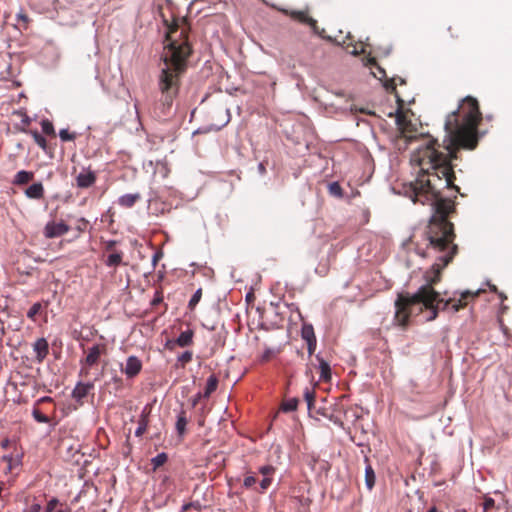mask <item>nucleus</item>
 <instances>
[{"label":"nucleus","mask_w":512,"mask_h":512,"mask_svg":"<svg viewBox=\"0 0 512 512\" xmlns=\"http://www.w3.org/2000/svg\"><path fill=\"white\" fill-rule=\"evenodd\" d=\"M435 145V140L427 139L412 151L410 162L418 168V176L410 183L406 194L414 203H424L421 197L428 193L433 196L427 239L431 249L444 252L448 247V200L442 193L448 189V156L439 152Z\"/></svg>","instance_id":"1"},{"label":"nucleus","mask_w":512,"mask_h":512,"mask_svg":"<svg viewBox=\"0 0 512 512\" xmlns=\"http://www.w3.org/2000/svg\"><path fill=\"white\" fill-rule=\"evenodd\" d=\"M442 264L433 265L435 276L429 279V283L422 285L415 293L401 292L395 301L394 322L396 325L405 327L411 317L423 314L425 321H432L437 317L440 310H445L448 300L439 297L433 289L432 284L438 280L440 270L448 265V253L440 257Z\"/></svg>","instance_id":"2"},{"label":"nucleus","mask_w":512,"mask_h":512,"mask_svg":"<svg viewBox=\"0 0 512 512\" xmlns=\"http://www.w3.org/2000/svg\"><path fill=\"white\" fill-rule=\"evenodd\" d=\"M165 48L167 51L163 58L164 67L158 78V89L162 94L160 102L164 113L172 107L178 94L179 78L186 69V60L191 53V47L187 38L183 36V31L179 39L168 37Z\"/></svg>","instance_id":"3"},{"label":"nucleus","mask_w":512,"mask_h":512,"mask_svg":"<svg viewBox=\"0 0 512 512\" xmlns=\"http://www.w3.org/2000/svg\"><path fill=\"white\" fill-rule=\"evenodd\" d=\"M454 117L455 128L452 132L479 141L478 127L482 122V113L476 98L466 96L463 98L457 110L450 113Z\"/></svg>","instance_id":"4"},{"label":"nucleus","mask_w":512,"mask_h":512,"mask_svg":"<svg viewBox=\"0 0 512 512\" xmlns=\"http://www.w3.org/2000/svg\"><path fill=\"white\" fill-rule=\"evenodd\" d=\"M477 145L478 140L454 133L452 132V127L450 126V163L457 158V151L459 149L473 150L477 147ZM454 180L455 174L453 167L450 164V192L455 191L460 193L459 187L454 184Z\"/></svg>","instance_id":"5"},{"label":"nucleus","mask_w":512,"mask_h":512,"mask_svg":"<svg viewBox=\"0 0 512 512\" xmlns=\"http://www.w3.org/2000/svg\"><path fill=\"white\" fill-rule=\"evenodd\" d=\"M484 289H477L475 291L464 290V291H455L453 296L450 297V309L455 312H458L460 309L467 307L469 304L475 302V300L484 293Z\"/></svg>","instance_id":"6"},{"label":"nucleus","mask_w":512,"mask_h":512,"mask_svg":"<svg viewBox=\"0 0 512 512\" xmlns=\"http://www.w3.org/2000/svg\"><path fill=\"white\" fill-rule=\"evenodd\" d=\"M278 10L281 11L282 13H284L285 15L290 16L292 19L308 25L314 34L323 37L324 29L320 30L317 26V21L314 18L310 17L306 11H300V10L289 11L284 8H279Z\"/></svg>","instance_id":"7"},{"label":"nucleus","mask_w":512,"mask_h":512,"mask_svg":"<svg viewBox=\"0 0 512 512\" xmlns=\"http://www.w3.org/2000/svg\"><path fill=\"white\" fill-rule=\"evenodd\" d=\"M106 347L103 344H95L88 348L85 359L81 360L82 365L80 374H88V368L96 365L99 361L100 356L105 353Z\"/></svg>","instance_id":"8"},{"label":"nucleus","mask_w":512,"mask_h":512,"mask_svg":"<svg viewBox=\"0 0 512 512\" xmlns=\"http://www.w3.org/2000/svg\"><path fill=\"white\" fill-rule=\"evenodd\" d=\"M70 230V227L64 222L49 221L44 227V236L46 238H56L65 235Z\"/></svg>","instance_id":"9"},{"label":"nucleus","mask_w":512,"mask_h":512,"mask_svg":"<svg viewBox=\"0 0 512 512\" xmlns=\"http://www.w3.org/2000/svg\"><path fill=\"white\" fill-rule=\"evenodd\" d=\"M218 379L215 375H211L207 379L204 392H198L191 398V405L195 407L202 398H209L210 395L216 390Z\"/></svg>","instance_id":"10"},{"label":"nucleus","mask_w":512,"mask_h":512,"mask_svg":"<svg viewBox=\"0 0 512 512\" xmlns=\"http://www.w3.org/2000/svg\"><path fill=\"white\" fill-rule=\"evenodd\" d=\"M96 182V174L90 168H84L76 177L79 188H89Z\"/></svg>","instance_id":"11"},{"label":"nucleus","mask_w":512,"mask_h":512,"mask_svg":"<svg viewBox=\"0 0 512 512\" xmlns=\"http://www.w3.org/2000/svg\"><path fill=\"white\" fill-rule=\"evenodd\" d=\"M33 351L35 353V360L37 363H42L49 354V344L46 338H38L33 343Z\"/></svg>","instance_id":"12"},{"label":"nucleus","mask_w":512,"mask_h":512,"mask_svg":"<svg viewBox=\"0 0 512 512\" xmlns=\"http://www.w3.org/2000/svg\"><path fill=\"white\" fill-rule=\"evenodd\" d=\"M142 369V363L136 356H129L126 360L125 367L122 371L128 378H133L140 373Z\"/></svg>","instance_id":"13"},{"label":"nucleus","mask_w":512,"mask_h":512,"mask_svg":"<svg viewBox=\"0 0 512 512\" xmlns=\"http://www.w3.org/2000/svg\"><path fill=\"white\" fill-rule=\"evenodd\" d=\"M93 388L92 383H83L78 382L74 389L72 390V398L75 399L77 402H81L83 398H85L89 391Z\"/></svg>","instance_id":"14"},{"label":"nucleus","mask_w":512,"mask_h":512,"mask_svg":"<svg viewBox=\"0 0 512 512\" xmlns=\"http://www.w3.org/2000/svg\"><path fill=\"white\" fill-rule=\"evenodd\" d=\"M27 198L39 200L44 196V187L41 182L33 183L25 190Z\"/></svg>","instance_id":"15"},{"label":"nucleus","mask_w":512,"mask_h":512,"mask_svg":"<svg viewBox=\"0 0 512 512\" xmlns=\"http://www.w3.org/2000/svg\"><path fill=\"white\" fill-rule=\"evenodd\" d=\"M140 198L139 193H127L118 198V204L122 207L131 208Z\"/></svg>","instance_id":"16"},{"label":"nucleus","mask_w":512,"mask_h":512,"mask_svg":"<svg viewBox=\"0 0 512 512\" xmlns=\"http://www.w3.org/2000/svg\"><path fill=\"white\" fill-rule=\"evenodd\" d=\"M1 461L6 463V473L11 472L13 468L21 465V456H13L12 454L3 455Z\"/></svg>","instance_id":"17"},{"label":"nucleus","mask_w":512,"mask_h":512,"mask_svg":"<svg viewBox=\"0 0 512 512\" xmlns=\"http://www.w3.org/2000/svg\"><path fill=\"white\" fill-rule=\"evenodd\" d=\"M188 423L186 412L182 409L178 415L176 420V431L179 436H183L186 432V425Z\"/></svg>","instance_id":"18"},{"label":"nucleus","mask_w":512,"mask_h":512,"mask_svg":"<svg viewBox=\"0 0 512 512\" xmlns=\"http://www.w3.org/2000/svg\"><path fill=\"white\" fill-rule=\"evenodd\" d=\"M33 178V173L25 170L18 171L14 177L13 183L15 185H23L28 183Z\"/></svg>","instance_id":"19"},{"label":"nucleus","mask_w":512,"mask_h":512,"mask_svg":"<svg viewBox=\"0 0 512 512\" xmlns=\"http://www.w3.org/2000/svg\"><path fill=\"white\" fill-rule=\"evenodd\" d=\"M193 340V332L191 330H186L180 333V335L176 339V343L180 347L189 346Z\"/></svg>","instance_id":"20"},{"label":"nucleus","mask_w":512,"mask_h":512,"mask_svg":"<svg viewBox=\"0 0 512 512\" xmlns=\"http://www.w3.org/2000/svg\"><path fill=\"white\" fill-rule=\"evenodd\" d=\"M376 481L375 472L370 464L365 467V484L369 490H372Z\"/></svg>","instance_id":"21"},{"label":"nucleus","mask_w":512,"mask_h":512,"mask_svg":"<svg viewBox=\"0 0 512 512\" xmlns=\"http://www.w3.org/2000/svg\"><path fill=\"white\" fill-rule=\"evenodd\" d=\"M320 380L329 381L331 379V368L328 362L320 360Z\"/></svg>","instance_id":"22"},{"label":"nucleus","mask_w":512,"mask_h":512,"mask_svg":"<svg viewBox=\"0 0 512 512\" xmlns=\"http://www.w3.org/2000/svg\"><path fill=\"white\" fill-rule=\"evenodd\" d=\"M148 427V417L147 415L143 412L141 415H140V418L138 420V427L136 428L135 430V435L137 437H140L142 436L146 429Z\"/></svg>","instance_id":"23"},{"label":"nucleus","mask_w":512,"mask_h":512,"mask_svg":"<svg viewBox=\"0 0 512 512\" xmlns=\"http://www.w3.org/2000/svg\"><path fill=\"white\" fill-rule=\"evenodd\" d=\"M301 336L305 341L316 340L313 326L311 324H303Z\"/></svg>","instance_id":"24"},{"label":"nucleus","mask_w":512,"mask_h":512,"mask_svg":"<svg viewBox=\"0 0 512 512\" xmlns=\"http://www.w3.org/2000/svg\"><path fill=\"white\" fill-rule=\"evenodd\" d=\"M122 256L123 254L121 252H116L108 255L105 264L108 267H117L122 262Z\"/></svg>","instance_id":"25"},{"label":"nucleus","mask_w":512,"mask_h":512,"mask_svg":"<svg viewBox=\"0 0 512 512\" xmlns=\"http://www.w3.org/2000/svg\"><path fill=\"white\" fill-rule=\"evenodd\" d=\"M299 400L297 398H290L284 401L281 405L283 412H293L298 407Z\"/></svg>","instance_id":"26"},{"label":"nucleus","mask_w":512,"mask_h":512,"mask_svg":"<svg viewBox=\"0 0 512 512\" xmlns=\"http://www.w3.org/2000/svg\"><path fill=\"white\" fill-rule=\"evenodd\" d=\"M168 460V455L165 452H161L157 454L155 457L151 459V464L153 470H157L160 466H162Z\"/></svg>","instance_id":"27"},{"label":"nucleus","mask_w":512,"mask_h":512,"mask_svg":"<svg viewBox=\"0 0 512 512\" xmlns=\"http://www.w3.org/2000/svg\"><path fill=\"white\" fill-rule=\"evenodd\" d=\"M30 134L32 135L35 143L44 151L47 149V141L45 137H43L38 131L32 130L30 131Z\"/></svg>","instance_id":"28"},{"label":"nucleus","mask_w":512,"mask_h":512,"mask_svg":"<svg viewBox=\"0 0 512 512\" xmlns=\"http://www.w3.org/2000/svg\"><path fill=\"white\" fill-rule=\"evenodd\" d=\"M455 236L453 223L450 222V263L452 262L453 257L458 253L457 245L453 244Z\"/></svg>","instance_id":"29"},{"label":"nucleus","mask_w":512,"mask_h":512,"mask_svg":"<svg viewBox=\"0 0 512 512\" xmlns=\"http://www.w3.org/2000/svg\"><path fill=\"white\" fill-rule=\"evenodd\" d=\"M329 193L335 197H342L343 190L338 182H332L328 185Z\"/></svg>","instance_id":"30"},{"label":"nucleus","mask_w":512,"mask_h":512,"mask_svg":"<svg viewBox=\"0 0 512 512\" xmlns=\"http://www.w3.org/2000/svg\"><path fill=\"white\" fill-rule=\"evenodd\" d=\"M201 297H202V289L201 288H198L195 293L192 295L191 299L189 300V303H188V308L190 310H194V308L196 307V305L199 303V301L201 300Z\"/></svg>","instance_id":"31"},{"label":"nucleus","mask_w":512,"mask_h":512,"mask_svg":"<svg viewBox=\"0 0 512 512\" xmlns=\"http://www.w3.org/2000/svg\"><path fill=\"white\" fill-rule=\"evenodd\" d=\"M40 124H41V128H42L43 133H45L47 135H54L55 134L54 126H53V124H52V122L50 120L43 119Z\"/></svg>","instance_id":"32"},{"label":"nucleus","mask_w":512,"mask_h":512,"mask_svg":"<svg viewBox=\"0 0 512 512\" xmlns=\"http://www.w3.org/2000/svg\"><path fill=\"white\" fill-rule=\"evenodd\" d=\"M41 309H42V304L40 302L34 303L28 310L27 317L30 320L35 321L36 315L40 312Z\"/></svg>","instance_id":"33"},{"label":"nucleus","mask_w":512,"mask_h":512,"mask_svg":"<svg viewBox=\"0 0 512 512\" xmlns=\"http://www.w3.org/2000/svg\"><path fill=\"white\" fill-rule=\"evenodd\" d=\"M32 416L38 423H48L50 421L48 416L44 415L40 410L36 408L33 409Z\"/></svg>","instance_id":"34"},{"label":"nucleus","mask_w":512,"mask_h":512,"mask_svg":"<svg viewBox=\"0 0 512 512\" xmlns=\"http://www.w3.org/2000/svg\"><path fill=\"white\" fill-rule=\"evenodd\" d=\"M16 19L23 22L22 29L26 30L28 28L30 18L27 14L24 13L23 9H20V11L16 14Z\"/></svg>","instance_id":"35"},{"label":"nucleus","mask_w":512,"mask_h":512,"mask_svg":"<svg viewBox=\"0 0 512 512\" xmlns=\"http://www.w3.org/2000/svg\"><path fill=\"white\" fill-rule=\"evenodd\" d=\"M304 398H305V401L307 402L308 409H311V407L314 404V398H315L314 391L306 388L304 391Z\"/></svg>","instance_id":"36"},{"label":"nucleus","mask_w":512,"mask_h":512,"mask_svg":"<svg viewBox=\"0 0 512 512\" xmlns=\"http://www.w3.org/2000/svg\"><path fill=\"white\" fill-rule=\"evenodd\" d=\"M59 137L63 142L73 141L76 137L75 133H70L68 129H61L59 131Z\"/></svg>","instance_id":"37"},{"label":"nucleus","mask_w":512,"mask_h":512,"mask_svg":"<svg viewBox=\"0 0 512 512\" xmlns=\"http://www.w3.org/2000/svg\"><path fill=\"white\" fill-rule=\"evenodd\" d=\"M257 482V479L254 475H247L243 480V487L246 489L252 488Z\"/></svg>","instance_id":"38"},{"label":"nucleus","mask_w":512,"mask_h":512,"mask_svg":"<svg viewBox=\"0 0 512 512\" xmlns=\"http://www.w3.org/2000/svg\"><path fill=\"white\" fill-rule=\"evenodd\" d=\"M271 483H272L271 477H264L259 483L260 493H264L270 487Z\"/></svg>","instance_id":"39"},{"label":"nucleus","mask_w":512,"mask_h":512,"mask_svg":"<svg viewBox=\"0 0 512 512\" xmlns=\"http://www.w3.org/2000/svg\"><path fill=\"white\" fill-rule=\"evenodd\" d=\"M179 362L182 364H186L192 360V352L191 351H185L182 354H180L177 358Z\"/></svg>","instance_id":"40"},{"label":"nucleus","mask_w":512,"mask_h":512,"mask_svg":"<svg viewBox=\"0 0 512 512\" xmlns=\"http://www.w3.org/2000/svg\"><path fill=\"white\" fill-rule=\"evenodd\" d=\"M275 471L274 467L271 466V465H264V466H261L259 468V472L264 476V477H270L271 474H273Z\"/></svg>","instance_id":"41"},{"label":"nucleus","mask_w":512,"mask_h":512,"mask_svg":"<svg viewBox=\"0 0 512 512\" xmlns=\"http://www.w3.org/2000/svg\"><path fill=\"white\" fill-rule=\"evenodd\" d=\"M59 504V500L55 497L51 498L45 508L46 512H55L56 506Z\"/></svg>","instance_id":"42"},{"label":"nucleus","mask_w":512,"mask_h":512,"mask_svg":"<svg viewBox=\"0 0 512 512\" xmlns=\"http://www.w3.org/2000/svg\"><path fill=\"white\" fill-rule=\"evenodd\" d=\"M191 508H194L196 510H200L201 508V505L200 503L197 501V502H189V503H185L182 508H181V511L182 512H185V511H188L190 510Z\"/></svg>","instance_id":"43"},{"label":"nucleus","mask_w":512,"mask_h":512,"mask_svg":"<svg viewBox=\"0 0 512 512\" xmlns=\"http://www.w3.org/2000/svg\"><path fill=\"white\" fill-rule=\"evenodd\" d=\"M14 114H17V115H19V116H21V117H22L21 122H22V124H23L24 126H28V125H30V123H31V119H30V117L26 114V112H23V111H15V112H14Z\"/></svg>","instance_id":"44"},{"label":"nucleus","mask_w":512,"mask_h":512,"mask_svg":"<svg viewBox=\"0 0 512 512\" xmlns=\"http://www.w3.org/2000/svg\"><path fill=\"white\" fill-rule=\"evenodd\" d=\"M495 505V501L494 499L490 498V497H486L485 500H484V503H483V508H484V511H488L490 510L491 508H493Z\"/></svg>","instance_id":"45"},{"label":"nucleus","mask_w":512,"mask_h":512,"mask_svg":"<svg viewBox=\"0 0 512 512\" xmlns=\"http://www.w3.org/2000/svg\"><path fill=\"white\" fill-rule=\"evenodd\" d=\"M306 342H307L308 354H309V356H311L316 349L317 340H310V341H306Z\"/></svg>","instance_id":"46"},{"label":"nucleus","mask_w":512,"mask_h":512,"mask_svg":"<svg viewBox=\"0 0 512 512\" xmlns=\"http://www.w3.org/2000/svg\"><path fill=\"white\" fill-rule=\"evenodd\" d=\"M162 302V296L157 292L151 301V305L155 306Z\"/></svg>","instance_id":"47"},{"label":"nucleus","mask_w":512,"mask_h":512,"mask_svg":"<svg viewBox=\"0 0 512 512\" xmlns=\"http://www.w3.org/2000/svg\"><path fill=\"white\" fill-rule=\"evenodd\" d=\"M41 505L38 503L32 504L30 506L29 512H40L41 511Z\"/></svg>","instance_id":"48"},{"label":"nucleus","mask_w":512,"mask_h":512,"mask_svg":"<svg viewBox=\"0 0 512 512\" xmlns=\"http://www.w3.org/2000/svg\"><path fill=\"white\" fill-rule=\"evenodd\" d=\"M258 172L261 174V175H264L266 173V168H265V165L263 162H260L258 164Z\"/></svg>","instance_id":"49"},{"label":"nucleus","mask_w":512,"mask_h":512,"mask_svg":"<svg viewBox=\"0 0 512 512\" xmlns=\"http://www.w3.org/2000/svg\"><path fill=\"white\" fill-rule=\"evenodd\" d=\"M10 445V440L8 438L4 439L2 442H1V447L3 449H7Z\"/></svg>","instance_id":"50"},{"label":"nucleus","mask_w":512,"mask_h":512,"mask_svg":"<svg viewBox=\"0 0 512 512\" xmlns=\"http://www.w3.org/2000/svg\"><path fill=\"white\" fill-rule=\"evenodd\" d=\"M443 128L446 133H448V116L445 118L443 123Z\"/></svg>","instance_id":"51"},{"label":"nucleus","mask_w":512,"mask_h":512,"mask_svg":"<svg viewBox=\"0 0 512 512\" xmlns=\"http://www.w3.org/2000/svg\"><path fill=\"white\" fill-rule=\"evenodd\" d=\"M270 354H271V350L270 349L266 350L265 353L263 354V359H265V360L269 359Z\"/></svg>","instance_id":"52"},{"label":"nucleus","mask_w":512,"mask_h":512,"mask_svg":"<svg viewBox=\"0 0 512 512\" xmlns=\"http://www.w3.org/2000/svg\"><path fill=\"white\" fill-rule=\"evenodd\" d=\"M490 290L494 293H498V289L495 285L488 283Z\"/></svg>","instance_id":"53"},{"label":"nucleus","mask_w":512,"mask_h":512,"mask_svg":"<svg viewBox=\"0 0 512 512\" xmlns=\"http://www.w3.org/2000/svg\"><path fill=\"white\" fill-rule=\"evenodd\" d=\"M158 257H159V254H158V253H155V254L153 255V260H152V262H153V265H154V266L156 265V262H157V260H158Z\"/></svg>","instance_id":"54"},{"label":"nucleus","mask_w":512,"mask_h":512,"mask_svg":"<svg viewBox=\"0 0 512 512\" xmlns=\"http://www.w3.org/2000/svg\"><path fill=\"white\" fill-rule=\"evenodd\" d=\"M226 112H227V119H226V121L223 123V125H222V126L226 125V124L230 121V111H229V109H227V110H226Z\"/></svg>","instance_id":"55"},{"label":"nucleus","mask_w":512,"mask_h":512,"mask_svg":"<svg viewBox=\"0 0 512 512\" xmlns=\"http://www.w3.org/2000/svg\"><path fill=\"white\" fill-rule=\"evenodd\" d=\"M57 3H58V0H52L53 10L56 11V12L58 11Z\"/></svg>","instance_id":"56"},{"label":"nucleus","mask_w":512,"mask_h":512,"mask_svg":"<svg viewBox=\"0 0 512 512\" xmlns=\"http://www.w3.org/2000/svg\"><path fill=\"white\" fill-rule=\"evenodd\" d=\"M449 211H450V215L454 212V203L453 201L450 199V208H449Z\"/></svg>","instance_id":"57"},{"label":"nucleus","mask_w":512,"mask_h":512,"mask_svg":"<svg viewBox=\"0 0 512 512\" xmlns=\"http://www.w3.org/2000/svg\"><path fill=\"white\" fill-rule=\"evenodd\" d=\"M499 295V297L502 299V300H505L507 299L506 295L503 293V292H499L497 293Z\"/></svg>","instance_id":"58"},{"label":"nucleus","mask_w":512,"mask_h":512,"mask_svg":"<svg viewBox=\"0 0 512 512\" xmlns=\"http://www.w3.org/2000/svg\"><path fill=\"white\" fill-rule=\"evenodd\" d=\"M115 244V241H110L107 245V248L108 249H111L113 247V245Z\"/></svg>","instance_id":"59"},{"label":"nucleus","mask_w":512,"mask_h":512,"mask_svg":"<svg viewBox=\"0 0 512 512\" xmlns=\"http://www.w3.org/2000/svg\"><path fill=\"white\" fill-rule=\"evenodd\" d=\"M69 509H58L55 512H69Z\"/></svg>","instance_id":"60"},{"label":"nucleus","mask_w":512,"mask_h":512,"mask_svg":"<svg viewBox=\"0 0 512 512\" xmlns=\"http://www.w3.org/2000/svg\"><path fill=\"white\" fill-rule=\"evenodd\" d=\"M80 224L87 225V221L85 220V218L80 219Z\"/></svg>","instance_id":"61"},{"label":"nucleus","mask_w":512,"mask_h":512,"mask_svg":"<svg viewBox=\"0 0 512 512\" xmlns=\"http://www.w3.org/2000/svg\"><path fill=\"white\" fill-rule=\"evenodd\" d=\"M80 224L87 225V221L85 220V218L80 219Z\"/></svg>","instance_id":"62"},{"label":"nucleus","mask_w":512,"mask_h":512,"mask_svg":"<svg viewBox=\"0 0 512 512\" xmlns=\"http://www.w3.org/2000/svg\"><path fill=\"white\" fill-rule=\"evenodd\" d=\"M427 512H437L436 507H431Z\"/></svg>","instance_id":"63"},{"label":"nucleus","mask_w":512,"mask_h":512,"mask_svg":"<svg viewBox=\"0 0 512 512\" xmlns=\"http://www.w3.org/2000/svg\"><path fill=\"white\" fill-rule=\"evenodd\" d=\"M48 400H50L49 397H43V398L40 399L41 402L48 401Z\"/></svg>","instance_id":"64"}]
</instances>
